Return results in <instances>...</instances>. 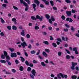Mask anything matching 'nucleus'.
Returning a JSON list of instances; mask_svg holds the SVG:
<instances>
[{"instance_id": "f257e3e1", "label": "nucleus", "mask_w": 79, "mask_h": 79, "mask_svg": "<svg viewBox=\"0 0 79 79\" xmlns=\"http://www.w3.org/2000/svg\"><path fill=\"white\" fill-rule=\"evenodd\" d=\"M4 53L6 59V61H7V60L9 61V60H10V56H9L8 55V53H7V52H6V51H4Z\"/></svg>"}, {"instance_id": "f03ea898", "label": "nucleus", "mask_w": 79, "mask_h": 79, "mask_svg": "<svg viewBox=\"0 0 79 79\" xmlns=\"http://www.w3.org/2000/svg\"><path fill=\"white\" fill-rule=\"evenodd\" d=\"M32 74H33V75L32 74H30V75L32 79H34V76H35V74H36V72L35 71L34 69H33L31 72Z\"/></svg>"}, {"instance_id": "7ed1b4c3", "label": "nucleus", "mask_w": 79, "mask_h": 79, "mask_svg": "<svg viewBox=\"0 0 79 79\" xmlns=\"http://www.w3.org/2000/svg\"><path fill=\"white\" fill-rule=\"evenodd\" d=\"M61 76L62 78H64V74L62 73H60L57 75V77L58 79H61Z\"/></svg>"}, {"instance_id": "20e7f679", "label": "nucleus", "mask_w": 79, "mask_h": 79, "mask_svg": "<svg viewBox=\"0 0 79 79\" xmlns=\"http://www.w3.org/2000/svg\"><path fill=\"white\" fill-rule=\"evenodd\" d=\"M77 65V63H74L73 62H72V66L71 67V69H72V70H74V67H75V65Z\"/></svg>"}, {"instance_id": "39448f33", "label": "nucleus", "mask_w": 79, "mask_h": 79, "mask_svg": "<svg viewBox=\"0 0 79 79\" xmlns=\"http://www.w3.org/2000/svg\"><path fill=\"white\" fill-rule=\"evenodd\" d=\"M51 19H49V22L50 24H52V21H55V19H54V17L53 16H51Z\"/></svg>"}, {"instance_id": "423d86ee", "label": "nucleus", "mask_w": 79, "mask_h": 79, "mask_svg": "<svg viewBox=\"0 0 79 79\" xmlns=\"http://www.w3.org/2000/svg\"><path fill=\"white\" fill-rule=\"evenodd\" d=\"M36 19H39L40 21H42V19H43V18H44V16H41V17H40V16L37 15L36 16Z\"/></svg>"}, {"instance_id": "0eeeda50", "label": "nucleus", "mask_w": 79, "mask_h": 79, "mask_svg": "<svg viewBox=\"0 0 79 79\" xmlns=\"http://www.w3.org/2000/svg\"><path fill=\"white\" fill-rule=\"evenodd\" d=\"M21 45H22L23 48H24L25 47L27 46V44L26 42H23V43H21Z\"/></svg>"}, {"instance_id": "6e6552de", "label": "nucleus", "mask_w": 79, "mask_h": 79, "mask_svg": "<svg viewBox=\"0 0 79 79\" xmlns=\"http://www.w3.org/2000/svg\"><path fill=\"white\" fill-rule=\"evenodd\" d=\"M11 58H13V57L16 58V57H17V55H16V54L15 52L11 53Z\"/></svg>"}, {"instance_id": "1a4fd4ad", "label": "nucleus", "mask_w": 79, "mask_h": 79, "mask_svg": "<svg viewBox=\"0 0 79 79\" xmlns=\"http://www.w3.org/2000/svg\"><path fill=\"white\" fill-rule=\"evenodd\" d=\"M20 2L21 3H23L24 6H27V3H26L25 2L23 1V0H20Z\"/></svg>"}, {"instance_id": "9d476101", "label": "nucleus", "mask_w": 79, "mask_h": 79, "mask_svg": "<svg viewBox=\"0 0 79 79\" xmlns=\"http://www.w3.org/2000/svg\"><path fill=\"white\" fill-rule=\"evenodd\" d=\"M66 14L68 16H71V11H66Z\"/></svg>"}, {"instance_id": "9b49d317", "label": "nucleus", "mask_w": 79, "mask_h": 79, "mask_svg": "<svg viewBox=\"0 0 79 79\" xmlns=\"http://www.w3.org/2000/svg\"><path fill=\"white\" fill-rule=\"evenodd\" d=\"M66 20L67 21H69L70 23H72L73 21V20L71 18H67Z\"/></svg>"}, {"instance_id": "f8f14e48", "label": "nucleus", "mask_w": 79, "mask_h": 79, "mask_svg": "<svg viewBox=\"0 0 79 79\" xmlns=\"http://www.w3.org/2000/svg\"><path fill=\"white\" fill-rule=\"evenodd\" d=\"M25 6L26 7L25 8V11H28V10H29V6H28V5H27V6Z\"/></svg>"}, {"instance_id": "ddd939ff", "label": "nucleus", "mask_w": 79, "mask_h": 79, "mask_svg": "<svg viewBox=\"0 0 79 79\" xmlns=\"http://www.w3.org/2000/svg\"><path fill=\"white\" fill-rule=\"evenodd\" d=\"M34 2L35 3H36L37 5H39L40 2L38 0H35Z\"/></svg>"}, {"instance_id": "4468645a", "label": "nucleus", "mask_w": 79, "mask_h": 79, "mask_svg": "<svg viewBox=\"0 0 79 79\" xmlns=\"http://www.w3.org/2000/svg\"><path fill=\"white\" fill-rule=\"evenodd\" d=\"M32 5L33 6V9H34V11H35V10H36V9H35V7H36V5L34 3L33 4H32Z\"/></svg>"}, {"instance_id": "2eb2a0df", "label": "nucleus", "mask_w": 79, "mask_h": 79, "mask_svg": "<svg viewBox=\"0 0 79 79\" xmlns=\"http://www.w3.org/2000/svg\"><path fill=\"white\" fill-rule=\"evenodd\" d=\"M43 55L45 57H47L48 56L47 54L45 52H43Z\"/></svg>"}, {"instance_id": "dca6fc26", "label": "nucleus", "mask_w": 79, "mask_h": 79, "mask_svg": "<svg viewBox=\"0 0 79 79\" xmlns=\"http://www.w3.org/2000/svg\"><path fill=\"white\" fill-rule=\"evenodd\" d=\"M45 16L48 19H49L50 18V15L48 14H46L45 15Z\"/></svg>"}, {"instance_id": "f3484780", "label": "nucleus", "mask_w": 79, "mask_h": 79, "mask_svg": "<svg viewBox=\"0 0 79 79\" xmlns=\"http://www.w3.org/2000/svg\"><path fill=\"white\" fill-rule=\"evenodd\" d=\"M21 34L23 36H25V34H24V30H22V31L21 32Z\"/></svg>"}, {"instance_id": "a211bd4d", "label": "nucleus", "mask_w": 79, "mask_h": 79, "mask_svg": "<svg viewBox=\"0 0 79 79\" xmlns=\"http://www.w3.org/2000/svg\"><path fill=\"white\" fill-rule=\"evenodd\" d=\"M20 58L21 59V60L22 62H24L25 61V59H24V58H23V57L22 56H20Z\"/></svg>"}, {"instance_id": "6ab92c4d", "label": "nucleus", "mask_w": 79, "mask_h": 79, "mask_svg": "<svg viewBox=\"0 0 79 79\" xmlns=\"http://www.w3.org/2000/svg\"><path fill=\"white\" fill-rule=\"evenodd\" d=\"M44 44L46 45H49V43L47 41H44L43 42Z\"/></svg>"}, {"instance_id": "aec40b11", "label": "nucleus", "mask_w": 79, "mask_h": 79, "mask_svg": "<svg viewBox=\"0 0 79 79\" xmlns=\"http://www.w3.org/2000/svg\"><path fill=\"white\" fill-rule=\"evenodd\" d=\"M50 2L52 6H54V2H53V1H50Z\"/></svg>"}, {"instance_id": "412c9836", "label": "nucleus", "mask_w": 79, "mask_h": 79, "mask_svg": "<svg viewBox=\"0 0 79 79\" xmlns=\"http://www.w3.org/2000/svg\"><path fill=\"white\" fill-rule=\"evenodd\" d=\"M72 79H77V76L76 75L72 76L71 77Z\"/></svg>"}, {"instance_id": "4be33fe9", "label": "nucleus", "mask_w": 79, "mask_h": 79, "mask_svg": "<svg viewBox=\"0 0 79 79\" xmlns=\"http://www.w3.org/2000/svg\"><path fill=\"white\" fill-rule=\"evenodd\" d=\"M9 49L10 51L11 52H14L15 51V49L13 48H9Z\"/></svg>"}, {"instance_id": "5701e85b", "label": "nucleus", "mask_w": 79, "mask_h": 79, "mask_svg": "<svg viewBox=\"0 0 79 79\" xmlns=\"http://www.w3.org/2000/svg\"><path fill=\"white\" fill-rule=\"evenodd\" d=\"M12 29H13V30H16V29H17V27L13 25L12 26Z\"/></svg>"}, {"instance_id": "b1692460", "label": "nucleus", "mask_w": 79, "mask_h": 79, "mask_svg": "<svg viewBox=\"0 0 79 79\" xmlns=\"http://www.w3.org/2000/svg\"><path fill=\"white\" fill-rule=\"evenodd\" d=\"M71 29L72 32H74L75 31V29H74V28L73 26L71 27Z\"/></svg>"}, {"instance_id": "393cba45", "label": "nucleus", "mask_w": 79, "mask_h": 79, "mask_svg": "<svg viewBox=\"0 0 79 79\" xmlns=\"http://www.w3.org/2000/svg\"><path fill=\"white\" fill-rule=\"evenodd\" d=\"M71 57V56H70L69 55H67L66 56V58L67 60H69L70 59V58Z\"/></svg>"}, {"instance_id": "a878e982", "label": "nucleus", "mask_w": 79, "mask_h": 79, "mask_svg": "<svg viewBox=\"0 0 79 79\" xmlns=\"http://www.w3.org/2000/svg\"><path fill=\"white\" fill-rule=\"evenodd\" d=\"M0 61L2 63H6V61L5 60H0Z\"/></svg>"}, {"instance_id": "bb28decb", "label": "nucleus", "mask_w": 79, "mask_h": 79, "mask_svg": "<svg viewBox=\"0 0 79 79\" xmlns=\"http://www.w3.org/2000/svg\"><path fill=\"white\" fill-rule=\"evenodd\" d=\"M0 19L1 20L2 23V24H4V23H5V20H3V19L2 18H1Z\"/></svg>"}, {"instance_id": "cd10ccee", "label": "nucleus", "mask_w": 79, "mask_h": 79, "mask_svg": "<svg viewBox=\"0 0 79 79\" xmlns=\"http://www.w3.org/2000/svg\"><path fill=\"white\" fill-rule=\"evenodd\" d=\"M31 19H32L33 20H36V19L35 18V17L34 16H32L31 17Z\"/></svg>"}, {"instance_id": "c85d7f7f", "label": "nucleus", "mask_w": 79, "mask_h": 79, "mask_svg": "<svg viewBox=\"0 0 79 79\" xmlns=\"http://www.w3.org/2000/svg\"><path fill=\"white\" fill-rule=\"evenodd\" d=\"M41 64L43 66H46V64H45L44 63V62H42L41 63Z\"/></svg>"}, {"instance_id": "c756f323", "label": "nucleus", "mask_w": 79, "mask_h": 79, "mask_svg": "<svg viewBox=\"0 0 79 79\" xmlns=\"http://www.w3.org/2000/svg\"><path fill=\"white\" fill-rule=\"evenodd\" d=\"M35 53H36V52L34 50H33L31 51V54H35Z\"/></svg>"}, {"instance_id": "7c9ffc66", "label": "nucleus", "mask_w": 79, "mask_h": 79, "mask_svg": "<svg viewBox=\"0 0 79 79\" xmlns=\"http://www.w3.org/2000/svg\"><path fill=\"white\" fill-rule=\"evenodd\" d=\"M52 45L54 46V47H57V45L55 43H52Z\"/></svg>"}, {"instance_id": "2f4dec72", "label": "nucleus", "mask_w": 79, "mask_h": 79, "mask_svg": "<svg viewBox=\"0 0 79 79\" xmlns=\"http://www.w3.org/2000/svg\"><path fill=\"white\" fill-rule=\"evenodd\" d=\"M19 70L21 71H23V67L22 66H21L19 68Z\"/></svg>"}, {"instance_id": "473e14b6", "label": "nucleus", "mask_w": 79, "mask_h": 79, "mask_svg": "<svg viewBox=\"0 0 79 79\" xmlns=\"http://www.w3.org/2000/svg\"><path fill=\"white\" fill-rule=\"evenodd\" d=\"M25 63L27 66H29V62H28L27 60H26L25 61Z\"/></svg>"}, {"instance_id": "72a5a7b5", "label": "nucleus", "mask_w": 79, "mask_h": 79, "mask_svg": "<svg viewBox=\"0 0 79 79\" xmlns=\"http://www.w3.org/2000/svg\"><path fill=\"white\" fill-rule=\"evenodd\" d=\"M65 52H67V53L68 54H70V52L69 51V50H67V49H65Z\"/></svg>"}, {"instance_id": "f704fd0d", "label": "nucleus", "mask_w": 79, "mask_h": 79, "mask_svg": "<svg viewBox=\"0 0 79 79\" xmlns=\"http://www.w3.org/2000/svg\"><path fill=\"white\" fill-rule=\"evenodd\" d=\"M65 26L67 28H69V27H70V26H69V25L67 24V23H66L65 24Z\"/></svg>"}, {"instance_id": "c9c22d12", "label": "nucleus", "mask_w": 79, "mask_h": 79, "mask_svg": "<svg viewBox=\"0 0 79 79\" xmlns=\"http://www.w3.org/2000/svg\"><path fill=\"white\" fill-rule=\"evenodd\" d=\"M35 29L36 30H38L39 29V27L38 26H36L35 27Z\"/></svg>"}, {"instance_id": "e433bc0d", "label": "nucleus", "mask_w": 79, "mask_h": 79, "mask_svg": "<svg viewBox=\"0 0 79 79\" xmlns=\"http://www.w3.org/2000/svg\"><path fill=\"white\" fill-rule=\"evenodd\" d=\"M6 61L7 63H8V65H11V63L10 62V61H9L8 60H7V61Z\"/></svg>"}, {"instance_id": "4c0bfd02", "label": "nucleus", "mask_w": 79, "mask_h": 79, "mask_svg": "<svg viewBox=\"0 0 79 79\" xmlns=\"http://www.w3.org/2000/svg\"><path fill=\"white\" fill-rule=\"evenodd\" d=\"M25 2H27L28 4L29 5L30 4V1L29 0H24Z\"/></svg>"}, {"instance_id": "58836bf2", "label": "nucleus", "mask_w": 79, "mask_h": 79, "mask_svg": "<svg viewBox=\"0 0 79 79\" xmlns=\"http://www.w3.org/2000/svg\"><path fill=\"white\" fill-rule=\"evenodd\" d=\"M28 48L30 49H31L32 48V45H31V44H29Z\"/></svg>"}, {"instance_id": "ea45409f", "label": "nucleus", "mask_w": 79, "mask_h": 79, "mask_svg": "<svg viewBox=\"0 0 79 79\" xmlns=\"http://www.w3.org/2000/svg\"><path fill=\"white\" fill-rule=\"evenodd\" d=\"M13 8L14 9H15V10H19L18 8L16 6H13Z\"/></svg>"}, {"instance_id": "a19ab883", "label": "nucleus", "mask_w": 79, "mask_h": 79, "mask_svg": "<svg viewBox=\"0 0 79 79\" xmlns=\"http://www.w3.org/2000/svg\"><path fill=\"white\" fill-rule=\"evenodd\" d=\"M73 50L74 51L76 52V51H77V48L75 47L73 48Z\"/></svg>"}, {"instance_id": "79ce46f5", "label": "nucleus", "mask_w": 79, "mask_h": 79, "mask_svg": "<svg viewBox=\"0 0 79 79\" xmlns=\"http://www.w3.org/2000/svg\"><path fill=\"white\" fill-rule=\"evenodd\" d=\"M44 3L45 5H49V2H48V1H45L44 2Z\"/></svg>"}, {"instance_id": "37998d69", "label": "nucleus", "mask_w": 79, "mask_h": 79, "mask_svg": "<svg viewBox=\"0 0 79 79\" xmlns=\"http://www.w3.org/2000/svg\"><path fill=\"white\" fill-rule=\"evenodd\" d=\"M40 50H38V52H37L36 53V55H39V54H40Z\"/></svg>"}, {"instance_id": "c03bdc74", "label": "nucleus", "mask_w": 79, "mask_h": 79, "mask_svg": "<svg viewBox=\"0 0 79 79\" xmlns=\"http://www.w3.org/2000/svg\"><path fill=\"white\" fill-rule=\"evenodd\" d=\"M45 51L46 52H47V53H50V50L48 49H45Z\"/></svg>"}, {"instance_id": "a18cd8bd", "label": "nucleus", "mask_w": 79, "mask_h": 79, "mask_svg": "<svg viewBox=\"0 0 79 79\" xmlns=\"http://www.w3.org/2000/svg\"><path fill=\"white\" fill-rule=\"evenodd\" d=\"M7 27L9 30H11V27L10 26H8Z\"/></svg>"}, {"instance_id": "49530a36", "label": "nucleus", "mask_w": 79, "mask_h": 79, "mask_svg": "<svg viewBox=\"0 0 79 79\" xmlns=\"http://www.w3.org/2000/svg\"><path fill=\"white\" fill-rule=\"evenodd\" d=\"M31 70V68L30 67H28L27 69V71H30Z\"/></svg>"}, {"instance_id": "de8ad7c7", "label": "nucleus", "mask_w": 79, "mask_h": 79, "mask_svg": "<svg viewBox=\"0 0 79 79\" xmlns=\"http://www.w3.org/2000/svg\"><path fill=\"white\" fill-rule=\"evenodd\" d=\"M48 29L49 30V31H52V27H48Z\"/></svg>"}, {"instance_id": "09e8293b", "label": "nucleus", "mask_w": 79, "mask_h": 79, "mask_svg": "<svg viewBox=\"0 0 79 79\" xmlns=\"http://www.w3.org/2000/svg\"><path fill=\"white\" fill-rule=\"evenodd\" d=\"M65 1L66 3H71V1H69V0H65Z\"/></svg>"}, {"instance_id": "8fccbe9b", "label": "nucleus", "mask_w": 79, "mask_h": 79, "mask_svg": "<svg viewBox=\"0 0 79 79\" xmlns=\"http://www.w3.org/2000/svg\"><path fill=\"white\" fill-rule=\"evenodd\" d=\"M64 32H68V28H66V29H64Z\"/></svg>"}, {"instance_id": "3c124183", "label": "nucleus", "mask_w": 79, "mask_h": 79, "mask_svg": "<svg viewBox=\"0 0 79 79\" xmlns=\"http://www.w3.org/2000/svg\"><path fill=\"white\" fill-rule=\"evenodd\" d=\"M57 41H59V42H61V40L60 38L57 39Z\"/></svg>"}, {"instance_id": "603ef678", "label": "nucleus", "mask_w": 79, "mask_h": 79, "mask_svg": "<svg viewBox=\"0 0 79 79\" xmlns=\"http://www.w3.org/2000/svg\"><path fill=\"white\" fill-rule=\"evenodd\" d=\"M61 18L63 20H64L65 19V16L64 15H62Z\"/></svg>"}, {"instance_id": "864d4df0", "label": "nucleus", "mask_w": 79, "mask_h": 79, "mask_svg": "<svg viewBox=\"0 0 79 79\" xmlns=\"http://www.w3.org/2000/svg\"><path fill=\"white\" fill-rule=\"evenodd\" d=\"M58 56H61V52H58Z\"/></svg>"}, {"instance_id": "5fc2aeb1", "label": "nucleus", "mask_w": 79, "mask_h": 79, "mask_svg": "<svg viewBox=\"0 0 79 79\" xmlns=\"http://www.w3.org/2000/svg\"><path fill=\"white\" fill-rule=\"evenodd\" d=\"M52 8L53 10H57V7L55 6H53Z\"/></svg>"}, {"instance_id": "6e6d98bb", "label": "nucleus", "mask_w": 79, "mask_h": 79, "mask_svg": "<svg viewBox=\"0 0 79 79\" xmlns=\"http://www.w3.org/2000/svg\"><path fill=\"white\" fill-rule=\"evenodd\" d=\"M1 58L2 59H5V56H4V55L3 54H2L1 56Z\"/></svg>"}, {"instance_id": "4d7b16f0", "label": "nucleus", "mask_w": 79, "mask_h": 79, "mask_svg": "<svg viewBox=\"0 0 79 79\" xmlns=\"http://www.w3.org/2000/svg\"><path fill=\"white\" fill-rule=\"evenodd\" d=\"M50 40H54V39H53V37L52 36H50Z\"/></svg>"}, {"instance_id": "13d9d810", "label": "nucleus", "mask_w": 79, "mask_h": 79, "mask_svg": "<svg viewBox=\"0 0 79 79\" xmlns=\"http://www.w3.org/2000/svg\"><path fill=\"white\" fill-rule=\"evenodd\" d=\"M26 37L27 38L29 39V38H30V35L29 34H27L26 35Z\"/></svg>"}, {"instance_id": "bf43d9fd", "label": "nucleus", "mask_w": 79, "mask_h": 79, "mask_svg": "<svg viewBox=\"0 0 79 79\" xmlns=\"http://www.w3.org/2000/svg\"><path fill=\"white\" fill-rule=\"evenodd\" d=\"M11 71L13 73H16V71L14 69H12Z\"/></svg>"}, {"instance_id": "052dcab7", "label": "nucleus", "mask_w": 79, "mask_h": 79, "mask_svg": "<svg viewBox=\"0 0 79 79\" xmlns=\"http://www.w3.org/2000/svg\"><path fill=\"white\" fill-rule=\"evenodd\" d=\"M33 63L34 64H36V63H37V62L35 60H34L33 61Z\"/></svg>"}, {"instance_id": "680f3d73", "label": "nucleus", "mask_w": 79, "mask_h": 79, "mask_svg": "<svg viewBox=\"0 0 79 79\" xmlns=\"http://www.w3.org/2000/svg\"><path fill=\"white\" fill-rule=\"evenodd\" d=\"M12 21L15 22L16 21V19L15 18H13L12 19Z\"/></svg>"}, {"instance_id": "e2e57ef3", "label": "nucleus", "mask_w": 79, "mask_h": 79, "mask_svg": "<svg viewBox=\"0 0 79 79\" xmlns=\"http://www.w3.org/2000/svg\"><path fill=\"white\" fill-rule=\"evenodd\" d=\"M29 66H30V67H33L34 66V65L32 63H30L29 64Z\"/></svg>"}, {"instance_id": "0e129e2a", "label": "nucleus", "mask_w": 79, "mask_h": 79, "mask_svg": "<svg viewBox=\"0 0 79 79\" xmlns=\"http://www.w3.org/2000/svg\"><path fill=\"white\" fill-rule=\"evenodd\" d=\"M6 74H11V73L9 72H6Z\"/></svg>"}, {"instance_id": "69168bd1", "label": "nucleus", "mask_w": 79, "mask_h": 79, "mask_svg": "<svg viewBox=\"0 0 79 79\" xmlns=\"http://www.w3.org/2000/svg\"><path fill=\"white\" fill-rule=\"evenodd\" d=\"M15 62L16 63V64H18L19 63V61L18 60L16 59L15 60Z\"/></svg>"}, {"instance_id": "338daca9", "label": "nucleus", "mask_w": 79, "mask_h": 79, "mask_svg": "<svg viewBox=\"0 0 79 79\" xmlns=\"http://www.w3.org/2000/svg\"><path fill=\"white\" fill-rule=\"evenodd\" d=\"M25 55L26 56H27V57H28V54H27V53L26 52H24Z\"/></svg>"}, {"instance_id": "774afa93", "label": "nucleus", "mask_w": 79, "mask_h": 79, "mask_svg": "<svg viewBox=\"0 0 79 79\" xmlns=\"http://www.w3.org/2000/svg\"><path fill=\"white\" fill-rule=\"evenodd\" d=\"M0 34L1 36H4V33L3 32H1L0 33Z\"/></svg>"}]
</instances>
